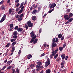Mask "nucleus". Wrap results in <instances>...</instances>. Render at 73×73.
I'll list each match as a JSON object with an SVG mask.
<instances>
[{
    "instance_id": "1",
    "label": "nucleus",
    "mask_w": 73,
    "mask_h": 73,
    "mask_svg": "<svg viewBox=\"0 0 73 73\" xmlns=\"http://www.w3.org/2000/svg\"><path fill=\"white\" fill-rule=\"evenodd\" d=\"M37 37V36L35 35L32 38V39H31V40L30 41L31 43H32L33 42V44H36L37 42V41H38V39H36V38Z\"/></svg>"
},
{
    "instance_id": "2",
    "label": "nucleus",
    "mask_w": 73,
    "mask_h": 73,
    "mask_svg": "<svg viewBox=\"0 0 73 73\" xmlns=\"http://www.w3.org/2000/svg\"><path fill=\"white\" fill-rule=\"evenodd\" d=\"M50 60L49 59V58H48L46 61L45 63V64L44 65V66L45 68H46L47 66H49V65H50Z\"/></svg>"
},
{
    "instance_id": "3",
    "label": "nucleus",
    "mask_w": 73,
    "mask_h": 73,
    "mask_svg": "<svg viewBox=\"0 0 73 73\" xmlns=\"http://www.w3.org/2000/svg\"><path fill=\"white\" fill-rule=\"evenodd\" d=\"M6 18H7V16H6V15L5 14H4L3 17L1 19V20L0 23H3V22L5 20Z\"/></svg>"
},
{
    "instance_id": "4",
    "label": "nucleus",
    "mask_w": 73,
    "mask_h": 73,
    "mask_svg": "<svg viewBox=\"0 0 73 73\" xmlns=\"http://www.w3.org/2000/svg\"><path fill=\"white\" fill-rule=\"evenodd\" d=\"M27 24L28 25V26L29 28H31L32 27H33V24H32V22L30 21H28L27 23Z\"/></svg>"
},
{
    "instance_id": "5",
    "label": "nucleus",
    "mask_w": 73,
    "mask_h": 73,
    "mask_svg": "<svg viewBox=\"0 0 73 73\" xmlns=\"http://www.w3.org/2000/svg\"><path fill=\"white\" fill-rule=\"evenodd\" d=\"M18 32H20L21 34H23L24 33V31L23 30V28H19L17 29Z\"/></svg>"
},
{
    "instance_id": "6",
    "label": "nucleus",
    "mask_w": 73,
    "mask_h": 73,
    "mask_svg": "<svg viewBox=\"0 0 73 73\" xmlns=\"http://www.w3.org/2000/svg\"><path fill=\"white\" fill-rule=\"evenodd\" d=\"M64 18L65 19V20H68L70 19L69 15H64Z\"/></svg>"
},
{
    "instance_id": "7",
    "label": "nucleus",
    "mask_w": 73,
    "mask_h": 73,
    "mask_svg": "<svg viewBox=\"0 0 73 73\" xmlns=\"http://www.w3.org/2000/svg\"><path fill=\"white\" fill-rule=\"evenodd\" d=\"M56 4L55 3H52L51 4L50 7V9H52V8H54L55 7H56Z\"/></svg>"
},
{
    "instance_id": "8",
    "label": "nucleus",
    "mask_w": 73,
    "mask_h": 73,
    "mask_svg": "<svg viewBox=\"0 0 73 73\" xmlns=\"http://www.w3.org/2000/svg\"><path fill=\"white\" fill-rule=\"evenodd\" d=\"M52 48H54L55 47H57V43H52Z\"/></svg>"
},
{
    "instance_id": "9",
    "label": "nucleus",
    "mask_w": 73,
    "mask_h": 73,
    "mask_svg": "<svg viewBox=\"0 0 73 73\" xmlns=\"http://www.w3.org/2000/svg\"><path fill=\"white\" fill-rule=\"evenodd\" d=\"M23 5H24V2H23L21 4V5L19 7V8H22L23 9H24L25 7L24 6H23Z\"/></svg>"
},
{
    "instance_id": "10",
    "label": "nucleus",
    "mask_w": 73,
    "mask_h": 73,
    "mask_svg": "<svg viewBox=\"0 0 73 73\" xmlns=\"http://www.w3.org/2000/svg\"><path fill=\"white\" fill-rule=\"evenodd\" d=\"M38 5H35V4H33V7L34 8V9H35L37 7Z\"/></svg>"
},
{
    "instance_id": "11",
    "label": "nucleus",
    "mask_w": 73,
    "mask_h": 73,
    "mask_svg": "<svg viewBox=\"0 0 73 73\" xmlns=\"http://www.w3.org/2000/svg\"><path fill=\"white\" fill-rule=\"evenodd\" d=\"M2 10L5 11V7L4 5H2L1 7Z\"/></svg>"
},
{
    "instance_id": "12",
    "label": "nucleus",
    "mask_w": 73,
    "mask_h": 73,
    "mask_svg": "<svg viewBox=\"0 0 73 73\" xmlns=\"http://www.w3.org/2000/svg\"><path fill=\"white\" fill-rule=\"evenodd\" d=\"M36 68H36V71L37 72H39L40 71V68H39V66H38V65H36Z\"/></svg>"
},
{
    "instance_id": "13",
    "label": "nucleus",
    "mask_w": 73,
    "mask_h": 73,
    "mask_svg": "<svg viewBox=\"0 0 73 73\" xmlns=\"http://www.w3.org/2000/svg\"><path fill=\"white\" fill-rule=\"evenodd\" d=\"M42 65V63L41 62H38L37 63V65L38 66H41Z\"/></svg>"
},
{
    "instance_id": "14",
    "label": "nucleus",
    "mask_w": 73,
    "mask_h": 73,
    "mask_svg": "<svg viewBox=\"0 0 73 73\" xmlns=\"http://www.w3.org/2000/svg\"><path fill=\"white\" fill-rule=\"evenodd\" d=\"M61 57L62 58V60H64L65 57V54H63L61 55Z\"/></svg>"
},
{
    "instance_id": "15",
    "label": "nucleus",
    "mask_w": 73,
    "mask_h": 73,
    "mask_svg": "<svg viewBox=\"0 0 73 73\" xmlns=\"http://www.w3.org/2000/svg\"><path fill=\"white\" fill-rule=\"evenodd\" d=\"M51 72L50 70V69H48L46 70V73H50Z\"/></svg>"
},
{
    "instance_id": "16",
    "label": "nucleus",
    "mask_w": 73,
    "mask_h": 73,
    "mask_svg": "<svg viewBox=\"0 0 73 73\" xmlns=\"http://www.w3.org/2000/svg\"><path fill=\"white\" fill-rule=\"evenodd\" d=\"M27 58L28 59H30L31 58H32V55L31 54H29L28 55Z\"/></svg>"
},
{
    "instance_id": "17",
    "label": "nucleus",
    "mask_w": 73,
    "mask_h": 73,
    "mask_svg": "<svg viewBox=\"0 0 73 73\" xmlns=\"http://www.w3.org/2000/svg\"><path fill=\"white\" fill-rule=\"evenodd\" d=\"M37 10H34L33 11V12L32 13V14H33V15H35V14H36V12H37Z\"/></svg>"
},
{
    "instance_id": "18",
    "label": "nucleus",
    "mask_w": 73,
    "mask_h": 73,
    "mask_svg": "<svg viewBox=\"0 0 73 73\" xmlns=\"http://www.w3.org/2000/svg\"><path fill=\"white\" fill-rule=\"evenodd\" d=\"M62 37V34H60L58 35V37L59 38H61Z\"/></svg>"
},
{
    "instance_id": "19",
    "label": "nucleus",
    "mask_w": 73,
    "mask_h": 73,
    "mask_svg": "<svg viewBox=\"0 0 73 73\" xmlns=\"http://www.w3.org/2000/svg\"><path fill=\"white\" fill-rule=\"evenodd\" d=\"M15 50V47L14 46H13L12 47V50L11 51V52H13Z\"/></svg>"
},
{
    "instance_id": "20",
    "label": "nucleus",
    "mask_w": 73,
    "mask_h": 73,
    "mask_svg": "<svg viewBox=\"0 0 73 73\" xmlns=\"http://www.w3.org/2000/svg\"><path fill=\"white\" fill-rule=\"evenodd\" d=\"M36 16H33L32 17V20L34 21H35L36 20Z\"/></svg>"
},
{
    "instance_id": "21",
    "label": "nucleus",
    "mask_w": 73,
    "mask_h": 73,
    "mask_svg": "<svg viewBox=\"0 0 73 73\" xmlns=\"http://www.w3.org/2000/svg\"><path fill=\"white\" fill-rule=\"evenodd\" d=\"M56 54V53L54 52V51H53L52 52V54L51 55L53 57V56H55Z\"/></svg>"
},
{
    "instance_id": "22",
    "label": "nucleus",
    "mask_w": 73,
    "mask_h": 73,
    "mask_svg": "<svg viewBox=\"0 0 73 73\" xmlns=\"http://www.w3.org/2000/svg\"><path fill=\"white\" fill-rule=\"evenodd\" d=\"M18 34V33H17V32L16 31H14L13 33V35H17Z\"/></svg>"
},
{
    "instance_id": "23",
    "label": "nucleus",
    "mask_w": 73,
    "mask_h": 73,
    "mask_svg": "<svg viewBox=\"0 0 73 73\" xmlns=\"http://www.w3.org/2000/svg\"><path fill=\"white\" fill-rule=\"evenodd\" d=\"M11 41V42H12L14 41H16V39L15 38H13V39H11L10 40Z\"/></svg>"
},
{
    "instance_id": "24",
    "label": "nucleus",
    "mask_w": 73,
    "mask_h": 73,
    "mask_svg": "<svg viewBox=\"0 0 73 73\" xmlns=\"http://www.w3.org/2000/svg\"><path fill=\"white\" fill-rule=\"evenodd\" d=\"M59 50H60V52H61V51L63 49V48H62V47H61V46H60L59 47Z\"/></svg>"
},
{
    "instance_id": "25",
    "label": "nucleus",
    "mask_w": 73,
    "mask_h": 73,
    "mask_svg": "<svg viewBox=\"0 0 73 73\" xmlns=\"http://www.w3.org/2000/svg\"><path fill=\"white\" fill-rule=\"evenodd\" d=\"M73 13H70V14H69V17H70H70H72V16H73Z\"/></svg>"
},
{
    "instance_id": "26",
    "label": "nucleus",
    "mask_w": 73,
    "mask_h": 73,
    "mask_svg": "<svg viewBox=\"0 0 73 73\" xmlns=\"http://www.w3.org/2000/svg\"><path fill=\"white\" fill-rule=\"evenodd\" d=\"M16 42H14L12 44V46H15V45H16Z\"/></svg>"
},
{
    "instance_id": "27",
    "label": "nucleus",
    "mask_w": 73,
    "mask_h": 73,
    "mask_svg": "<svg viewBox=\"0 0 73 73\" xmlns=\"http://www.w3.org/2000/svg\"><path fill=\"white\" fill-rule=\"evenodd\" d=\"M73 20V18H70L68 20V21L69 22H72Z\"/></svg>"
},
{
    "instance_id": "28",
    "label": "nucleus",
    "mask_w": 73,
    "mask_h": 73,
    "mask_svg": "<svg viewBox=\"0 0 73 73\" xmlns=\"http://www.w3.org/2000/svg\"><path fill=\"white\" fill-rule=\"evenodd\" d=\"M13 38H17V36L16 35H14L13 36Z\"/></svg>"
},
{
    "instance_id": "29",
    "label": "nucleus",
    "mask_w": 73,
    "mask_h": 73,
    "mask_svg": "<svg viewBox=\"0 0 73 73\" xmlns=\"http://www.w3.org/2000/svg\"><path fill=\"white\" fill-rule=\"evenodd\" d=\"M12 62L11 60H9L7 62V64H11V63H12Z\"/></svg>"
},
{
    "instance_id": "30",
    "label": "nucleus",
    "mask_w": 73,
    "mask_h": 73,
    "mask_svg": "<svg viewBox=\"0 0 73 73\" xmlns=\"http://www.w3.org/2000/svg\"><path fill=\"white\" fill-rule=\"evenodd\" d=\"M64 63H65V61H63L62 62V63H61L60 65L62 66L64 65Z\"/></svg>"
},
{
    "instance_id": "31",
    "label": "nucleus",
    "mask_w": 73,
    "mask_h": 73,
    "mask_svg": "<svg viewBox=\"0 0 73 73\" xmlns=\"http://www.w3.org/2000/svg\"><path fill=\"white\" fill-rule=\"evenodd\" d=\"M58 54H57L56 55L54 56V58L56 59V58L58 57Z\"/></svg>"
},
{
    "instance_id": "32",
    "label": "nucleus",
    "mask_w": 73,
    "mask_h": 73,
    "mask_svg": "<svg viewBox=\"0 0 73 73\" xmlns=\"http://www.w3.org/2000/svg\"><path fill=\"white\" fill-rule=\"evenodd\" d=\"M54 10V8H53L52 10L49 11L48 12V13H51V12H52V11H53Z\"/></svg>"
},
{
    "instance_id": "33",
    "label": "nucleus",
    "mask_w": 73,
    "mask_h": 73,
    "mask_svg": "<svg viewBox=\"0 0 73 73\" xmlns=\"http://www.w3.org/2000/svg\"><path fill=\"white\" fill-rule=\"evenodd\" d=\"M52 42H53V43H55L56 42V39H55V38H53L52 39Z\"/></svg>"
},
{
    "instance_id": "34",
    "label": "nucleus",
    "mask_w": 73,
    "mask_h": 73,
    "mask_svg": "<svg viewBox=\"0 0 73 73\" xmlns=\"http://www.w3.org/2000/svg\"><path fill=\"white\" fill-rule=\"evenodd\" d=\"M66 11L67 13H69L70 12V9H68L66 10Z\"/></svg>"
},
{
    "instance_id": "35",
    "label": "nucleus",
    "mask_w": 73,
    "mask_h": 73,
    "mask_svg": "<svg viewBox=\"0 0 73 73\" xmlns=\"http://www.w3.org/2000/svg\"><path fill=\"white\" fill-rule=\"evenodd\" d=\"M18 29H19V27L18 26H15L14 28L15 30H17Z\"/></svg>"
},
{
    "instance_id": "36",
    "label": "nucleus",
    "mask_w": 73,
    "mask_h": 73,
    "mask_svg": "<svg viewBox=\"0 0 73 73\" xmlns=\"http://www.w3.org/2000/svg\"><path fill=\"white\" fill-rule=\"evenodd\" d=\"M23 16H24V14H23V13H22V14H21L19 16L20 18H22V17H23Z\"/></svg>"
},
{
    "instance_id": "37",
    "label": "nucleus",
    "mask_w": 73,
    "mask_h": 73,
    "mask_svg": "<svg viewBox=\"0 0 73 73\" xmlns=\"http://www.w3.org/2000/svg\"><path fill=\"white\" fill-rule=\"evenodd\" d=\"M13 27V24L12 23V24H10V28H12Z\"/></svg>"
},
{
    "instance_id": "38",
    "label": "nucleus",
    "mask_w": 73,
    "mask_h": 73,
    "mask_svg": "<svg viewBox=\"0 0 73 73\" xmlns=\"http://www.w3.org/2000/svg\"><path fill=\"white\" fill-rule=\"evenodd\" d=\"M12 13V9H9V13L11 14Z\"/></svg>"
},
{
    "instance_id": "39",
    "label": "nucleus",
    "mask_w": 73,
    "mask_h": 73,
    "mask_svg": "<svg viewBox=\"0 0 73 73\" xmlns=\"http://www.w3.org/2000/svg\"><path fill=\"white\" fill-rule=\"evenodd\" d=\"M23 11L22 10H20L18 12V14H20V13H21L22 12H23Z\"/></svg>"
},
{
    "instance_id": "40",
    "label": "nucleus",
    "mask_w": 73,
    "mask_h": 73,
    "mask_svg": "<svg viewBox=\"0 0 73 73\" xmlns=\"http://www.w3.org/2000/svg\"><path fill=\"white\" fill-rule=\"evenodd\" d=\"M34 66L35 65H34V64H32L31 65H30V66L31 68H33V67H34Z\"/></svg>"
},
{
    "instance_id": "41",
    "label": "nucleus",
    "mask_w": 73,
    "mask_h": 73,
    "mask_svg": "<svg viewBox=\"0 0 73 73\" xmlns=\"http://www.w3.org/2000/svg\"><path fill=\"white\" fill-rule=\"evenodd\" d=\"M32 73H36V70H33L32 71Z\"/></svg>"
},
{
    "instance_id": "42",
    "label": "nucleus",
    "mask_w": 73,
    "mask_h": 73,
    "mask_svg": "<svg viewBox=\"0 0 73 73\" xmlns=\"http://www.w3.org/2000/svg\"><path fill=\"white\" fill-rule=\"evenodd\" d=\"M42 31V29H39V33H41V31Z\"/></svg>"
},
{
    "instance_id": "43",
    "label": "nucleus",
    "mask_w": 73,
    "mask_h": 73,
    "mask_svg": "<svg viewBox=\"0 0 73 73\" xmlns=\"http://www.w3.org/2000/svg\"><path fill=\"white\" fill-rule=\"evenodd\" d=\"M10 45V43H8L6 45V47H9V45Z\"/></svg>"
},
{
    "instance_id": "44",
    "label": "nucleus",
    "mask_w": 73,
    "mask_h": 73,
    "mask_svg": "<svg viewBox=\"0 0 73 73\" xmlns=\"http://www.w3.org/2000/svg\"><path fill=\"white\" fill-rule=\"evenodd\" d=\"M6 67H7V66H4L3 67V68L2 69H1V70H3L4 69H5Z\"/></svg>"
},
{
    "instance_id": "45",
    "label": "nucleus",
    "mask_w": 73,
    "mask_h": 73,
    "mask_svg": "<svg viewBox=\"0 0 73 73\" xmlns=\"http://www.w3.org/2000/svg\"><path fill=\"white\" fill-rule=\"evenodd\" d=\"M21 50H20L18 53V54L19 56H20V55L21 53Z\"/></svg>"
},
{
    "instance_id": "46",
    "label": "nucleus",
    "mask_w": 73,
    "mask_h": 73,
    "mask_svg": "<svg viewBox=\"0 0 73 73\" xmlns=\"http://www.w3.org/2000/svg\"><path fill=\"white\" fill-rule=\"evenodd\" d=\"M16 72L17 73H20V72H19V69L18 68H17V69H16Z\"/></svg>"
},
{
    "instance_id": "47",
    "label": "nucleus",
    "mask_w": 73,
    "mask_h": 73,
    "mask_svg": "<svg viewBox=\"0 0 73 73\" xmlns=\"http://www.w3.org/2000/svg\"><path fill=\"white\" fill-rule=\"evenodd\" d=\"M19 5H20V4H19V3H17L16 5L15 6L16 7H19Z\"/></svg>"
},
{
    "instance_id": "48",
    "label": "nucleus",
    "mask_w": 73,
    "mask_h": 73,
    "mask_svg": "<svg viewBox=\"0 0 73 73\" xmlns=\"http://www.w3.org/2000/svg\"><path fill=\"white\" fill-rule=\"evenodd\" d=\"M17 20L19 21H21V20H22V18H18Z\"/></svg>"
},
{
    "instance_id": "49",
    "label": "nucleus",
    "mask_w": 73,
    "mask_h": 73,
    "mask_svg": "<svg viewBox=\"0 0 73 73\" xmlns=\"http://www.w3.org/2000/svg\"><path fill=\"white\" fill-rule=\"evenodd\" d=\"M40 10H41V8L40 7H38V12H39V11H40Z\"/></svg>"
},
{
    "instance_id": "50",
    "label": "nucleus",
    "mask_w": 73,
    "mask_h": 73,
    "mask_svg": "<svg viewBox=\"0 0 73 73\" xmlns=\"http://www.w3.org/2000/svg\"><path fill=\"white\" fill-rule=\"evenodd\" d=\"M30 35L31 37H34L35 36V34H31Z\"/></svg>"
},
{
    "instance_id": "51",
    "label": "nucleus",
    "mask_w": 73,
    "mask_h": 73,
    "mask_svg": "<svg viewBox=\"0 0 73 73\" xmlns=\"http://www.w3.org/2000/svg\"><path fill=\"white\" fill-rule=\"evenodd\" d=\"M12 68V66H10L8 67V68H7V70H8L10 68Z\"/></svg>"
},
{
    "instance_id": "52",
    "label": "nucleus",
    "mask_w": 73,
    "mask_h": 73,
    "mask_svg": "<svg viewBox=\"0 0 73 73\" xmlns=\"http://www.w3.org/2000/svg\"><path fill=\"white\" fill-rule=\"evenodd\" d=\"M39 66V68H40V69H42V68L43 67V66Z\"/></svg>"
},
{
    "instance_id": "53",
    "label": "nucleus",
    "mask_w": 73,
    "mask_h": 73,
    "mask_svg": "<svg viewBox=\"0 0 73 73\" xmlns=\"http://www.w3.org/2000/svg\"><path fill=\"white\" fill-rule=\"evenodd\" d=\"M25 28L26 29H28V25H25Z\"/></svg>"
},
{
    "instance_id": "54",
    "label": "nucleus",
    "mask_w": 73,
    "mask_h": 73,
    "mask_svg": "<svg viewBox=\"0 0 73 73\" xmlns=\"http://www.w3.org/2000/svg\"><path fill=\"white\" fill-rule=\"evenodd\" d=\"M19 10V8H17L16 9V12H18V11Z\"/></svg>"
},
{
    "instance_id": "55",
    "label": "nucleus",
    "mask_w": 73,
    "mask_h": 73,
    "mask_svg": "<svg viewBox=\"0 0 73 73\" xmlns=\"http://www.w3.org/2000/svg\"><path fill=\"white\" fill-rule=\"evenodd\" d=\"M64 39V36H62V38L61 39V41H62Z\"/></svg>"
},
{
    "instance_id": "56",
    "label": "nucleus",
    "mask_w": 73,
    "mask_h": 73,
    "mask_svg": "<svg viewBox=\"0 0 73 73\" xmlns=\"http://www.w3.org/2000/svg\"><path fill=\"white\" fill-rule=\"evenodd\" d=\"M68 58V56H67L65 58V60H67Z\"/></svg>"
},
{
    "instance_id": "57",
    "label": "nucleus",
    "mask_w": 73,
    "mask_h": 73,
    "mask_svg": "<svg viewBox=\"0 0 73 73\" xmlns=\"http://www.w3.org/2000/svg\"><path fill=\"white\" fill-rule=\"evenodd\" d=\"M19 15H17L15 17H16V19L17 18H19Z\"/></svg>"
},
{
    "instance_id": "58",
    "label": "nucleus",
    "mask_w": 73,
    "mask_h": 73,
    "mask_svg": "<svg viewBox=\"0 0 73 73\" xmlns=\"http://www.w3.org/2000/svg\"><path fill=\"white\" fill-rule=\"evenodd\" d=\"M8 51H7L6 52V53H5V56H7V55H8Z\"/></svg>"
},
{
    "instance_id": "59",
    "label": "nucleus",
    "mask_w": 73,
    "mask_h": 73,
    "mask_svg": "<svg viewBox=\"0 0 73 73\" xmlns=\"http://www.w3.org/2000/svg\"><path fill=\"white\" fill-rule=\"evenodd\" d=\"M4 3V1H2L0 2L1 4H2Z\"/></svg>"
},
{
    "instance_id": "60",
    "label": "nucleus",
    "mask_w": 73,
    "mask_h": 73,
    "mask_svg": "<svg viewBox=\"0 0 73 73\" xmlns=\"http://www.w3.org/2000/svg\"><path fill=\"white\" fill-rule=\"evenodd\" d=\"M56 42H58V38H56Z\"/></svg>"
},
{
    "instance_id": "61",
    "label": "nucleus",
    "mask_w": 73,
    "mask_h": 73,
    "mask_svg": "<svg viewBox=\"0 0 73 73\" xmlns=\"http://www.w3.org/2000/svg\"><path fill=\"white\" fill-rule=\"evenodd\" d=\"M45 54L44 53H43L41 55V57H42L43 56H44V55H45Z\"/></svg>"
},
{
    "instance_id": "62",
    "label": "nucleus",
    "mask_w": 73,
    "mask_h": 73,
    "mask_svg": "<svg viewBox=\"0 0 73 73\" xmlns=\"http://www.w3.org/2000/svg\"><path fill=\"white\" fill-rule=\"evenodd\" d=\"M65 46H66V44H63V48H65Z\"/></svg>"
},
{
    "instance_id": "63",
    "label": "nucleus",
    "mask_w": 73,
    "mask_h": 73,
    "mask_svg": "<svg viewBox=\"0 0 73 73\" xmlns=\"http://www.w3.org/2000/svg\"><path fill=\"white\" fill-rule=\"evenodd\" d=\"M33 34H34V32H33V31L31 32L30 33V35H32Z\"/></svg>"
},
{
    "instance_id": "64",
    "label": "nucleus",
    "mask_w": 73,
    "mask_h": 73,
    "mask_svg": "<svg viewBox=\"0 0 73 73\" xmlns=\"http://www.w3.org/2000/svg\"><path fill=\"white\" fill-rule=\"evenodd\" d=\"M63 71L64 72H66V69H65Z\"/></svg>"
}]
</instances>
